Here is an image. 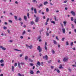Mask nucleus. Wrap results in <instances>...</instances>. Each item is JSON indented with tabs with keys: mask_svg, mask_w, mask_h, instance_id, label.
<instances>
[{
	"mask_svg": "<svg viewBox=\"0 0 76 76\" xmlns=\"http://www.w3.org/2000/svg\"><path fill=\"white\" fill-rule=\"evenodd\" d=\"M26 47H27V48H29L30 49H32V48H33V46L32 45H31L30 46H29L28 45H26Z\"/></svg>",
	"mask_w": 76,
	"mask_h": 76,
	"instance_id": "nucleus-1",
	"label": "nucleus"
},
{
	"mask_svg": "<svg viewBox=\"0 0 76 76\" xmlns=\"http://www.w3.org/2000/svg\"><path fill=\"white\" fill-rule=\"evenodd\" d=\"M37 50H39V53H41L42 51V49L41 48V47L39 46L37 47Z\"/></svg>",
	"mask_w": 76,
	"mask_h": 76,
	"instance_id": "nucleus-2",
	"label": "nucleus"
},
{
	"mask_svg": "<svg viewBox=\"0 0 76 76\" xmlns=\"http://www.w3.org/2000/svg\"><path fill=\"white\" fill-rule=\"evenodd\" d=\"M68 58L67 57H65L64 58L63 61L64 62H67L68 61Z\"/></svg>",
	"mask_w": 76,
	"mask_h": 76,
	"instance_id": "nucleus-3",
	"label": "nucleus"
},
{
	"mask_svg": "<svg viewBox=\"0 0 76 76\" xmlns=\"http://www.w3.org/2000/svg\"><path fill=\"white\" fill-rule=\"evenodd\" d=\"M43 58L45 60H48V56H47V55H45V56L43 57Z\"/></svg>",
	"mask_w": 76,
	"mask_h": 76,
	"instance_id": "nucleus-4",
	"label": "nucleus"
},
{
	"mask_svg": "<svg viewBox=\"0 0 76 76\" xmlns=\"http://www.w3.org/2000/svg\"><path fill=\"white\" fill-rule=\"evenodd\" d=\"M47 42H45V50H47Z\"/></svg>",
	"mask_w": 76,
	"mask_h": 76,
	"instance_id": "nucleus-5",
	"label": "nucleus"
},
{
	"mask_svg": "<svg viewBox=\"0 0 76 76\" xmlns=\"http://www.w3.org/2000/svg\"><path fill=\"white\" fill-rule=\"evenodd\" d=\"M62 30L63 34H65V33H66V30H65V28H63L62 29Z\"/></svg>",
	"mask_w": 76,
	"mask_h": 76,
	"instance_id": "nucleus-6",
	"label": "nucleus"
},
{
	"mask_svg": "<svg viewBox=\"0 0 76 76\" xmlns=\"http://www.w3.org/2000/svg\"><path fill=\"white\" fill-rule=\"evenodd\" d=\"M0 48H2V50H6V48L3 47L2 46H1Z\"/></svg>",
	"mask_w": 76,
	"mask_h": 76,
	"instance_id": "nucleus-7",
	"label": "nucleus"
},
{
	"mask_svg": "<svg viewBox=\"0 0 76 76\" xmlns=\"http://www.w3.org/2000/svg\"><path fill=\"white\" fill-rule=\"evenodd\" d=\"M39 17H36V19L35 20V22H38V20H39Z\"/></svg>",
	"mask_w": 76,
	"mask_h": 76,
	"instance_id": "nucleus-8",
	"label": "nucleus"
},
{
	"mask_svg": "<svg viewBox=\"0 0 76 76\" xmlns=\"http://www.w3.org/2000/svg\"><path fill=\"white\" fill-rule=\"evenodd\" d=\"M71 13V14H72V15H73V16H75V12L73 11H71L70 12Z\"/></svg>",
	"mask_w": 76,
	"mask_h": 76,
	"instance_id": "nucleus-9",
	"label": "nucleus"
},
{
	"mask_svg": "<svg viewBox=\"0 0 76 76\" xmlns=\"http://www.w3.org/2000/svg\"><path fill=\"white\" fill-rule=\"evenodd\" d=\"M18 65L19 69H20L21 68V66H20V63H18Z\"/></svg>",
	"mask_w": 76,
	"mask_h": 76,
	"instance_id": "nucleus-10",
	"label": "nucleus"
},
{
	"mask_svg": "<svg viewBox=\"0 0 76 76\" xmlns=\"http://www.w3.org/2000/svg\"><path fill=\"white\" fill-rule=\"evenodd\" d=\"M24 18L25 20H26H26L27 19V17H26V16L24 15Z\"/></svg>",
	"mask_w": 76,
	"mask_h": 76,
	"instance_id": "nucleus-11",
	"label": "nucleus"
},
{
	"mask_svg": "<svg viewBox=\"0 0 76 76\" xmlns=\"http://www.w3.org/2000/svg\"><path fill=\"white\" fill-rule=\"evenodd\" d=\"M59 69H63V67L62 66L61 64L59 66Z\"/></svg>",
	"mask_w": 76,
	"mask_h": 76,
	"instance_id": "nucleus-12",
	"label": "nucleus"
},
{
	"mask_svg": "<svg viewBox=\"0 0 76 76\" xmlns=\"http://www.w3.org/2000/svg\"><path fill=\"white\" fill-rule=\"evenodd\" d=\"M54 19L55 20V21H58V20L57 19V18L56 17V16H55L54 17Z\"/></svg>",
	"mask_w": 76,
	"mask_h": 76,
	"instance_id": "nucleus-13",
	"label": "nucleus"
},
{
	"mask_svg": "<svg viewBox=\"0 0 76 76\" xmlns=\"http://www.w3.org/2000/svg\"><path fill=\"white\" fill-rule=\"evenodd\" d=\"M30 74H31L32 75H33V74L34 73V72L32 70L30 71Z\"/></svg>",
	"mask_w": 76,
	"mask_h": 76,
	"instance_id": "nucleus-14",
	"label": "nucleus"
},
{
	"mask_svg": "<svg viewBox=\"0 0 76 76\" xmlns=\"http://www.w3.org/2000/svg\"><path fill=\"white\" fill-rule=\"evenodd\" d=\"M28 61H30V62H33V60H32L31 58H29L28 59Z\"/></svg>",
	"mask_w": 76,
	"mask_h": 76,
	"instance_id": "nucleus-15",
	"label": "nucleus"
},
{
	"mask_svg": "<svg viewBox=\"0 0 76 76\" xmlns=\"http://www.w3.org/2000/svg\"><path fill=\"white\" fill-rule=\"evenodd\" d=\"M12 70L13 72V71H14L15 70V69L14 68V66H12Z\"/></svg>",
	"mask_w": 76,
	"mask_h": 76,
	"instance_id": "nucleus-16",
	"label": "nucleus"
},
{
	"mask_svg": "<svg viewBox=\"0 0 76 76\" xmlns=\"http://www.w3.org/2000/svg\"><path fill=\"white\" fill-rule=\"evenodd\" d=\"M25 60L26 61H27L28 60V57L27 56H25Z\"/></svg>",
	"mask_w": 76,
	"mask_h": 76,
	"instance_id": "nucleus-17",
	"label": "nucleus"
},
{
	"mask_svg": "<svg viewBox=\"0 0 76 76\" xmlns=\"http://www.w3.org/2000/svg\"><path fill=\"white\" fill-rule=\"evenodd\" d=\"M26 33V31H25V30H24L22 33V35H24Z\"/></svg>",
	"mask_w": 76,
	"mask_h": 76,
	"instance_id": "nucleus-18",
	"label": "nucleus"
},
{
	"mask_svg": "<svg viewBox=\"0 0 76 76\" xmlns=\"http://www.w3.org/2000/svg\"><path fill=\"white\" fill-rule=\"evenodd\" d=\"M34 11L35 13L37 14V9L36 8H35L34 10Z\"/></svg>",
	"mask_w": 76,
	"mask_h": 76,
	"instance_id": "nucleus-19",
	"label": "nucleus"
},
{
	"mask_svg": "<svg viewBox=\"0 0 76 76\" xmlns=\"http://www.w3.org/2000/svg\"><path fill=\"white\" fill-rule=\"evenodd\" d=\"M37 65L38 66H40L41 65V64L40 63V62H39V61H38L37 63Z\"/></svg>",
	"mask_w": 76,
	"mask_h": 76,
	"instance_id": "nucleus-20",
	"label": "nucleus"
},
{
	"mask_svg": "<svg viewBox=\"0 0 76 76\" xmlns=\"http://www.w3.org/2000/svg\"><path fill=\"white\" fill-rule=\"evenodd\" d=\"M63 23L64 26H66V23H67V22H66V21H64Z\"/></svg>",
	"mask_w": 76,
	"mask_h": 76,
	"instance_id": "nucleus-21",
	"label": "nucleus"
},
{
	"mask_svg": "<svg viewBox=\"0 0 76 76\" xmlns=\"http://www.w3.org/2000/svg\"><path fill=\"white\" fill-rule=\"evenodd\" d=\"M4 62V61L3 59H2L0 61V62L1 63H3Z\"/></svg>",
	"mask_w": 76,
	"mask_h": 76,
	"instance_id": "nucleus-22",
	"label": "nucleus"
},
{
	"mask_svg": "<svg viewBox=\"0 0 76 76\" xmlns=\"http://www.w3.org/2000/svg\"><path fill=\"white\" fill-rule=\"evenodd\" d=\"M14 50H15V51H20L21 52H22V50H18L17 49H14Z\"/></svg>",
	"mask_w": 76,
	"mask_h": 76,
	"instance_id": "nucleus-23",
	"label": "nucleus"
},
{
	"mask_svg": "<svg viewBox=\"0 0 76 76\" xmlns=\"http://www.w3.org/2000/svg\"><path fill=\"white\" fill-rule=\"evenodd\" d=\"M44 5H46V4H48V2L47 1L45 2L44 3Z\"/></svg>",
	"mask_w": 76,
	"mask_h": 76,
	"instance_id": "nucleus-24",
	"label": "nucleus"
},
{
	"mask_svg": "<svg viewBox=\"0 0 76 76\" xmlns=\"http://www.w3.org/2000/svg\"><path fill=\"white\" fill-rule=\"evenodd\" d=\"M14 17L15 18V19L16 20H18L17 19H18V17L16 16H15Z\"/></svg>",
	"mask_w": 76,
	"mask_h": 76,
	"instance_id": "nucleus-25",
	"label": "nucleus"
},
{
	"mask_svg": "<svg viewBox=\"0 0 76 76\" xmlns=\"http://www.w3.org/2000/svg\"><path fill=\"white\" fill-rule=\"evenodd\" d=\"M53 41L54 44H57V42H56V41L54 40H53Z\"/></svg>",
	"mask_w": 76,
	"mask_h": 76,
	"instance_id": "nucleus-26",
	"label": "nucleus"
},
{
	"mask_svg": "<svg viewBox=\"0 0 76 76\" xmlns=\"http://www.w3.org/2000/svg\"><path fill=\"white\" fill-rule=\"evenodd\" d=\"M41 36H38L37 38V39H41Z\"/></svg>",
	"mask_w": 76,
	"mask_h": 76,
	"instance_id": "nucleus-27",
	"label": "nucleus"
},
{
	"mask_svg": "<svg viewBox=\"0 0 76 76\" xmlns=\"http://www.w3.org/2000/svg\"><path fill=\"white\" fill-rule=\"evenodd\" d=\"M41 73V72L39 71H37L36 72L37 74H38V73Z\"/></svg>",
	"mask_w": 76,
	"mask_h": 76,
	"instance_id": "nucleus-28",
	"label": "nucleus"
},
{
	"mask_svg": "<svg viewBox=\"0 0 76 76\" xmlns=\"http://www.w3.org/2000/svg\"><path fill=\"white\" fill-rule=\"evenodd\" d=\"M43 6V5H42V4H40L39 5V8L40 7H42V6Z\"/></svg>",
	"mask_w": 76,
	"mask_h": 76,
	"instance_id": "nucleus-29",
	"label": "nucleus"
},
{
	"mask_svg": "<svg viewBox=\"0 0 76 76\" xmlns=\"http://www.w3.org/2000/svg\"><path fill=\"white\" fill-rule=\"evenodd\" d=\"M75 64L72 65V66L73 67H76V62L75 63Z\"/></svg>",
	"mask_w": 76,
	"mask_h": 76,
	"instance_id": "nucleus-30",
	"label": "nucleus"
},
{
	"mask_svg": "<svg viewBox=\"0 0 76 76\" xmlns=\"http://www.w3.org/2000/svg\"><path fill=\"white\" fill-rule=\"evenodd\" d=\"M32 1L33 3H35V2H36V3H37V1H36V0H33Z\"/></svg>",
	"mask_w": 76,
	"mask_h": 76,
	"instance_id": "nucleus-31",
	"label": "nucleus"
},
{
	"mask_svg": "<svg viewBox=\"0 0 76 76\" xmlns=\"http://www.w3.org/2000/svg\"><path fill=\"white\" fill-rule=\"evenodd\" d=\"M66 45H69V42L68 41L66 42Z\"/></svg>",
	"mask_w": 76,
	"mask_h": 76,
	"instance_id": "nucleus-32",
	"label": "nucleus"
},
{
	"mask_svg": "<svg viewBox=\"0 0 76 76\" xmlns=\"http://www.w3.org/2000/svg\"><path fill=\"white\" fill-rule=\"evenodd\" d=\"M52 51L53 54H54L55 53V51H54L53 50H52Z\"/></svg>",
	"mask_w": 76,
	"mask_h": 76,
	"instance_id": "nucleus-33",
	"label": "nucleus"
},
{
	"mask_svg": "<svg viewBox=\"0 0 76 76\" xmlns=\"http://www.w3.org/2000/svg\"><path fill=\"white\" fill-rule=\"evenodd\" d=\"M46 11L47 12H48L49 11V9H48V8H46Z\"/></svg>",
	"mask_w": 76,
	"mask_h": 76,
	"instance_id": "nucleus-34",
	"label": "nucleus"
},
{
	"mask_svg": "<svg viewBox=\"0 0 76 76\" xmlns=\"http://www.w3.org/2000/svg\"><path fill=\"white\" fill-rule=\"evenodd\" d=\"M29 13H27V16L28 18V19H29Z\"/></svg>",
	"mask_w": 76,
	"mask_h": 76,
	"instance_id": "nucleus-35",
	"label": "nucleus"
},
{
	"mask_svg": "<svg viewBox=\"0 0 76 76\" xmlns=\"http://www.w3.org/2000/svg\"><path fill=\"white\" fill-rule=\"evenodd\" d=\"M51 23H53V24L54 25L55 23V22L54 21H51Z\"/></svg>",
	"mask_w": 76,
	"mask_h": 76,
	"instance_id": "nucleus-36",
	"label": "nucleus"
},
{
	"mask_svg": "<svg viewBox=\"0 0 76 76\" xmlns=\"http://www.w3.org/2000/svg\"><path fill=\"white\" fill-rule=\"evenodd\" d=\"M18 65V64H17V63H15V64L14 66L15 67H16V66H17Z\"/></svg>",
	"mask_w": 76,
	"mask_h": 76,
	"instance_id": "nucleus-37",
	"label": "nucleus"
},
{
	"mask_svg": "<svg viewBox=\"0 0 76 76\" xmlns=\"http://www.w3.org/2000/svg\"><path fill=\"white\" fill-rule=\"evenodd\" d=\"M10 15H11V16H13V14L12 13L10 12Z\"/></svg>",
	"mask_w": 76,
	"mask_h": 76,
	"instance_id": "nucleus-38",
	"label": "nucleus"
},
{
	"mask_svg": "<svg viewBox=\"0 0 76 76\" xmlns=\"http://www.w3.org/2000/svg\"><path fill=\"white\" fill-rule=\"evenodd\" d=\"M30 65L31 66H34V64L32 63H30Z\"/></svg>",
	"mask_w": 76,
	"mask_h": 76,
	"instance_id": "nucleus-39",
	"label": "nucleus"
},
{
	"mask_svg": "<svg viewBox=\"0 0 76 76\" xmlns=\"http://www.w3.org/2000/svg\"><path fill=\"white\" fill-rule=\"evenodd\" d=\"M71 21H73V17H72L71 19Z\"/></svg>",
	"mask_w": 76,
	"mask_h": 76,
	"instance_id": "nucleus-40",
	"label": "nucleus"
},
{
	"mask_svg": "<svg viewBox=\"0 0 76 76\" xmlns=\"http://www.w3.org/2000/svg\"><path fill=\"white\" fill-rule=\"evenodd\" d=\"M60 24H61V26H62V28H63V24H62V23H60Z\"/></svg>",
	"mask_w": 76,
	"mask_h": 76,
	"instance_id": "nucleus-41",
	"label": "nucleus"
},
{
	"mask_svg": "<svg viewBox=\"0 0 76 76\" xmlns=\"http://www.w3.org/2000/svg\"><path fill=\"white\" fill-rule=\"evenodd\" d=\"M34 22L33 21H32V22H31V23H31V25H33V24H34Z\"/></svg>",
	"mask_w": 76,
	"mask_h": 76,
	"instance_id": "nucleus-42",
	"label": "nucleus"
},
{
	"mask_svg": "<svg viewBox=\"0 0 76 76\" xmlns=\"http://www.w3.org/2000/svg\"><path fill=\"white\" fill-rule=\"evenodd\" d=\"M56 39L57 40H58H58H59V39H58V37H57V36L56 37Z\"/></svg>",
	"mask_w": 76,
	"mask_h": 76,
	"instance_id": "nucleus-43",
	"label": "nucleus"
},
{
	"mask_svg": "<svg viewBox=\"0 0 76 76\" xmlns=\"http://www.w3.org/2000/svg\"><path fill=\"white\" fill-rule=\"evenodd\" d=\"M70 45L71 46H72V45H73V42H72L71 43Z\"/></svg>",
	"mask_w": 76,
	"mask_h": 76,
	"instance_id": "nucleus-44",
	"label": "nucleus"
},
{
	"mask_svg": "<svg viewBox=\"0 0 76 76\" xmlns=\"http://www.w3.org/2000/svg\"><path fill=\"white\" fill-rule=\"evenodd\" d=\"M1 66H2V67H3V66H4V64H1Z\"/></svg>",
	"mask_w": 76,
	"mask_h": 76,
	"instance_id": "nucleus-45",
	"label": "nucleus"
},
{
	"mask_svg": "<svg viewBox=\"0 0 76 76\" xmlns=\"http://www.w3.org/2000/svg\"><path fill=\"white\" fill-rule=\"evenodd\" d=\"M57 71L58 73H60V70H59L58 69H57Z\"/></svg>",
	"mask_w": 76,
	"mask_h": 76,
	"instance_id": "nucleus-46",
	"label": "nucleus"
},
{
	"mask_svg": "<svg viewBox=\"0 0 76 76\" xmlns=\"http://www.w3.org/2000/svg\"><path fill=\"white\" fill-rule=\"evenodd\" d=\"M3 28L4 29H7V27L5 26H4V27Z\"/></svg>",
	"mask_w": 76,
	"mask_h": 76,
	"instance_id": "nucleus-47",
	"label": "nucleus"
},
{
	"mask_svg": "<svg viewBox=\"0 0 76 76\" xmlns=\"http://www.w3.org/2000/svg\"><path fill=\"white\" fill-rule=\"evenodd\" d=\"M19 20H20V21H21L22 20V18H19L18 19Z\"/></svg>",
	"mask_w": 76,
	"mask_h": 76,
	"instance_id": "nucleus-48",
	"label": "nucleus"
},
{
	"mask_svg": "<svg viewBox=\"0 0 76 76\" xmlns=\"http://www.w3.org/2000/svg\"><path fill=\"white\" fill-rule=\"evenodd\" d=\"M46 35L47 36H49V33H46Z\"/></svg>",
	"mask_w": 76,
	"mask_h": 76,
	"instance_id": "nucleus-49",
	"label": "nucleus"
},
{
	"mask_svg": "<svg viewBox=\"0 0 76 76\" xmlns=\"http://www.w3.org/2000/svg\"><path fill=\"white\" fill-rule=\"evenodd\" d=\"M48 63H51V60H50L49 61H48Z\"/></svg>",
	"mask_w": 76,
	"mask_h": 76,
	"instance_id": "nucleus-50",
	"label": "nucleus"
},
{
	"mask_svg": "<svg viewBox=\"0 0 76 76\" xmlns=\"http://www.w3.org/2000/svg\"><path fill=\"white\" fill-rule=\"evenodd\" d=\"M7 31L8 33H9V34H10V30H7Z\"/></svg>",
	"mask_w": 76,
	"mask_h": 76,
	"instance_id": "nucleus-51",
	"label": "nucleus"
},
{
	"mask_svg": "<svg viewBox=\"0 0 76 76\" xmlns=\"http://www.w3.org/2000/svg\"><path fill=\"white\" fill-rule=\"evenodd\" d=\"M64 39H65L64 38H63L62 39V41H64Z\"/></svg>",
	"mask_w": 76,
	"mask_h": 76,
	"instance_id": "nucleus-52",
	"label": "nucleus"
},
{
	"mask_svg": "<svg viewBox=\"0 0 76 76\" xmlns=\"http://www.w3.org/2000/svg\"><path fill=\"white\" fill-rule=\"evenodd\" d=\"M22 56H23V55L22 54H21L20 55V57H22Z\"/></svg>",
	"mask_w": 76,
	"mask_h": 76,
	"instance_id": "nucleus-53",
	"label": "nucleus"
},
{
	"mask_svg": "<svg viewBox=\"0 0 76 76\" xmlns=\"http://www.w3.org/2000/svg\"><path fill=\"white\" fill-rule=\"evenodd\" d=\"M72 28H74V25H73V24H72Z\"/></svg>",
	"mask_w": 76,
	"mask_h": 76,
	"instance_id": "nucleus-54",
	"label": "nucleus"
},
{
	"mask_svg": "<svg viewBox=\"0 0 76 76\" xmlns=\"http://www.w3.org/2000/svg\"><path fill=\"white\" fill-rule=\"evenodd\" d=\"M68 70H69V72H71V69H70V68H69L68 69Z\"/></svg>",
	"mask_w": 76,
	"mask_h": 76,
	"instance_id": "nucleus-55",
	"label": "nucleus"
},
{
	"mask_svg": "<svg viewBox=\"0 0 76 76\" xmlns=\"http://www.w3.org/2000/svg\"><path fill=\"white\" fill-rule=\"evenodd\" d=\"M18 76H22V74H21L20 73H19L18 74Z\"/></svg>",
	"mask_w": 76,
	"mask_h": 76,
	"instance_id": "nucleus-56",
	"label": "nucleus"
},
{
	"mask_svg": "<svg viewBox=\"0 0 76 76\" xmlns=\"http://www.w3.org/2000/svg\"><path fill=\"white\" fill-rule=\"evenodd\" d=\"M9 22H10V23H12V21L11 20H9Z\"/></svg>",
	"mask_w": 76,
	"mask_h": 76,
	"instance_id": "nucleus-57",
	"label": "nucleus"
},
{
	"mask_svg": "<svg viewBox=\"0 0 76 76\" xmlns=\"http://www.w3.org/2000/svg\"><path fill=\"white\" fill-rule=\"evenodd\" d=\"M31 10L32 11H33V10H34V8L33 7H31Z\"/></svg>",
	"mask_w": 76,
	"mask_h": 76,
	"instance_id": "nucleus-58",
	"label": "nucleus"
},
{
	"mask_svg": "<svg viewBox=\"0 0 76 76\" xmlns=\"http://www.w3.org/2000/svg\"><path fill=\"white\" fill-rule=\"evenodd\" d=\"M48 20H49V18H48L47 20L46 21L47 22H48Z\"/></svg>",
	"mask_w": 76,
	"mask_h": 76,
	"instance_id": "nucleus-59",
	"label": "nucleus"
},
{
	"mask_svg": "<svg viewBox=\"0 0 76 76\" xmlns=\"http://www.w3.org/2000/svg\"><path fill=\"white\" fill-rule=\"evenodd\" d=\"M20 38H21V39H23V37L22 36H20Z\"/></svg>",
	"mask_w": 76,
	"mask_h": 76,
	"instance_id": "nucleus-60",
	"label": "nucleus"
},
{
	"mask_svg": "<svg viewBox=\"0 0 76 76\" xmlns=\"http://www.w3.org/2000/svg\"><path fill=\"white\" fill-rule=\"evenodd\" d=\"M20 64H22V65H23V64H24V63L22 62Z\"/></svg>",
	"mask_w": 76,
	"mask_h": 76,
	"instance_id": "nucleus-61",
	"label": "nucleus"
},
{
	"mask_svg": "<svg viewBox=\"0 0 76 76\" xmlns=\"http://www.w3.org/2000/svg\"><path fill=\"white\" fill-rule=\"evenodd\" d=\"M4 24H5V25H7V23L6 22H5L4 23Z\"/></svg>",
	"mask_w": 76,
	"mask_h": 76,
	"instance_id": "nucleus-62",
	"label": "nucleus"
},
{
	"mask_svg": "<svg viewBox=\"0 0 76 76\" xmlns=\"http://www.w3.org/2000/svg\"><path fill=\"white\" fill-rule=\"evenodd\" d=\"M15 4H18V1H15Z\"/></svg>",
	"mask_w": 76,
	"mask_h": 76,
	"instance_id": "nucleus-63",
	"label": "nucleus"
},
{
	"mask_svg": "<svg viewBox=\"0 0 76 76\" xmlns=\"http://www.w3.org/2000/svg\"><path fill=\"white\" fill-rule=\"evenodd\" d=\"M74 22L75 23H76V19L74 20Z\"/></svg>",
	"mask_w": 76,
	"mask_h": 76,
	"instance_id": "nucleus-64",
	"label": "nucleus"
}]
</instances>
